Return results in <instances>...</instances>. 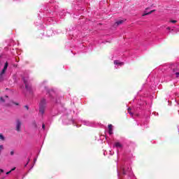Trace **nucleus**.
Returning a JSON list of instances; mask_svg holds the SVG:
<instances>
[{
	"instance_id": "nucleus-1",
	"label": "nucleus",
	"mask_w": 179,
	"mask_h": 179,
	"mask_svg": "<svg viewBox=\"0 0 179 179\" xmlns=\"http://www.w3.org/2000/svg\"><path fill=\"white\" fill-rule=\"evenodd\" d=\"M45 108H47V101L43 98L39 103V115H44Z\"/></svg>"
},
{
	"instance_id": "nucleus-2",
	"label": "nucleus",
	"mask_w": 179,
	"mask_h": 179,
	"mask_svg": "<svg viewBox=\"0 0 179 179\" xmlns=\"http://www.w3.org/2000/svg\"><path fill=\"white\" fill-rule=\"evenodd\" d=\"M22 79L24 80L27 92H29V93H33V89H31V85H30V83H29V77H22Z\"/></svg>"
},
{
	"instance_id": "nucleus-3",
	"label": "nucleus",
	"mask_w": 179,
	"mask_h": 179,
	"mask_svg": "<svg viewBox=\"0 0 179 179\" xmlns=\"http://www.w3.org/2000/svg\"><path fill=\"white\" fill-rule=\"evenodd\" d=\"M120 170L122 171V173L124 174V176L129 174V176H133L132 174V171H131V168L127 167L125 168L124 166H121Z\"/></svg>"
},
{
	"instance_id": "nucleus-4",
	"label": "nucleus",
	"mask_w": 179,
	"mask_h": 179,
	"mask_svg": "<svg viewBox=\"0 0 179 179\" xmlns=\"http://www.w3.org/2000/svg\"><path fill=\"white\" fill-rule=\"evenodd\" d=\"M8 65H9V64L8 63V62H6L5 63L3 70L1 71V72L0 73V82H2V80H3V75H5V73L6 72V69H8Z\"/></svg>"
},
{
	"instance_id": "nucleus-5",
	"label": "nucleus",
	"mask_w": 179,
	"mask_h": 179,
	"mask_svg": "<svg viewBox=\"0 0 179 179\" xmlns=\"http://www.w3.org/2000/svg\"><path fill=\"white\" fill-rule=\"evenodd\" d=\"M113 148H116V149H117V153H118L120 150H121V149H122V144L120 142H116L115 143Z\"/></svg>"
},
{
	"instance_id": "nucleus-6",
	"label": "nucleus",
	"mask_w": 179,
	"mask_h": 179,
	"mask_svg": "<svg viewBox=\"0 0 179 179\" xmlns=\"http://www.w3.org/2000/svg\"><path fill=\"white\" fill-rule=\"evenodd\" d=\"M45 90L47 92L48 96H50V97H52V96H55V92L52 90H48V87H45Z\"/></svg>"
},
{
	"instance_id": "nucleus-7",
	"label": "nucleus",
	"mask_w": 179,
	"mask_h": 179,
	"mask_svg": "<svg viewBox=\"0 0 179 179\" xmlns=\"http://www.w3.org/2000/svg\"><path fill=\"white\" fill-rule=\"evenodd\" d=\"M114 64L115 65V68H116V69H118V66H122V65H124V62H121L118 60H115Z\"/></svg>"
},
{
	"instance_id": "nucleus-8",
	"label": "nucleus",
	"mask_w": 179,
	"mask_h": 179,
	"mask_svg": "<svg viewBox=\"0 0 179 179\" xmlns=\"http://www.w3.org/2000/svg\"><path fill=\"white\" fill-rule=\"evenodd\" d=\"M81 122L87 127H93V122H89L87 120H81Z\"/></svg>"
},
{
	"instance_id": "nucleus-9",
	"label": "nucleus",
	"mask_w": 179,
	"mask_h": 179,
	"mask_svg": "<svg viewBox=\"0 0 179 179\" xmlns=\"http://www.w3.org/2000/svg\"><path fill=\"white\" fill-rule=\"evenodd\" d=\"M20 127H22V122H20L19 120H16V131H20Z\"/></svg>"
},
{
	"instance_id": "nucleus-10",
	"label": "nucleus",
	"mask_w": 179,
	"mask_h": 179,
	"mask_svg": "<svg viewBox=\"0 0 179 179\" xmlns=\"http://www.w3.org/2000/svg\"><path fill=\"white\" fill-rule=\"evenodd\" d=\"M63 122L66 125H69V124H73V125H75V124H76V122L73 120H69L68 122L66 120H64Z\"/></svg>"
},
{
	"instance_id": "nucleus-11",
	"label": "nucleus",
	"mask_w": 179,
	"mask_h": 179,
	"mask_svg": "<svg viewBox=\"0 0 179 179\" xmlns=\"http://www.w3.org/2000/svg\"><path fill=\"white\" fill-rule=\"evenodd\" d=\"M108 129L109 135H113V124H108Z\"/></svg>"
},
{
	"instance_id": "nucleus-12",
	"label": "nucleus",
	"mask_w": 179,
	"mask_h": 179,
	"mask_svg": "<svg viewBox=\"0 0 179 179\" xmlns=\"http://www.w3.org/2000/svg\"><path fill=\"white\" fill-rule=\"evenodd\" d=\"M124 22V20H120L115 23V26H120V24H122Z\"/></svg>"
},
{
	"instance_id": "nucleus-13",
	"label": "nucleus",
	"mask_w": 179,
	"mask_h": 179,
	"mask_svg": "<svg viewBox=\"0 0 179 179\" xmlns=\"http://www.w3.org/2000/svg\"><path fill=\"white\" fill-rule=\"evenodd\" d=\"M152 12H153V10H151L148 13H147L146 11L145 12V13L143 15V16H146V15H150V13H152Z\"/></svg>"
},
{
	"instance_id": "nucleus-14",
	"label": "nucleus",
	"mask_w": 179,
	"mask_h": 179,
	"mask_svg": "<svg viewBox=\"0 0 179 179\" xmlns=\"http://www.w3.org/2000/svg\"><path fill=\"white\" fill-rule=\"evenodd\" d=\"M128 113H129V114H130V115H134V113H132V112H131V108H128Z\"/></svg>"
},
{
	"instance_id": "nucleus-15",
	"label": "nucleus",
	"mask_w": 179,
	"mask_h": 179,
	"mask_svg": "<svg viewBox=\"0 0 179 179\" xmlns=\"http://www.w3.org/2000/svg\"><path fill=\"white\" fill-rule=\"evenodd\" d=\"M0 139H1V141H5V137L3 136V135L0 134Z\"/></svg>"
},
{
	"instance_id": "nucleus-16",
	"label": "nucleus",
	"mask_w": 179,
	"mask_h": 179,
	"mask_svg": "<svg viewBox=\"0 0 179 179\" xmlns=\"http://www.w3.org/2000/svg\"><path fill=\"white\" fill-rule=\"evenodd\" d=\"M15 169H16V168L12 169L10 171H8V172L6 173V175L8 176V174L10 173L11 171H13L15 170Z\"/></svg>"
},
{
	"instance_id": "nucleus-17",
	"label": "nucleus",
	"mask_w": 179,
	"mask_h": 179,
	"mask_svg": "<svg viewBox=\"0 0 179 179\" xmlns=\"http://www.w3.org/2000/svg\"><path fill=\"white\" fill-rule=\"evenodd\" d=\"M169 23L176 24V23H177V20H171V21H169Z\"/></svg>"
},
{
	"instance_id": "nucleus-18",
	"label": "nucleus",
	"mask_w": 179,
	"mask_h": 179,
	"mask_svg": "<svg viewBox=\"0 0 179 179\" xmlns=\"http://www.w3.org/2000/svg\"><path fill=\"white\" fill-rule=\"evenodd\" d=\"M2 150H3V145H0V151L1 152Z\"/></svg>"
},
{
	"instance_id": "nucleus-19",
	"label": "nucleus",
	"mask_w": 179,
	"mask_h": 179,
	"mask_svg": "<svg viewBox=\"0 0 179 179\" xmlns=\"http://www.w3.org/2000/svg\"><path fill=\"white\" fill-rule=\"evenodd\" d=\"M175 74H176V78H178V76H179V72H176V73H175Z\"/></svg>"
},
{
	"instance_id": "nucleus-20",
	"label": "nucleus",
	"mask_w": 179,
	"mask_h": 179,
	"mask_svg": "<svg viewBox=\"0 0 179 179\" xmlns=\"http://www.w3.org/2000/svg\"><path fill=\"white\" fill-rule=\"evenodd\" d=\"M42 129H45V124H42Z\"/></svg>"
},
{
	"instance_id": "nucleus-21",
	"label": "nucleus",
	"mask_w": 179,
	"mask_h": 179,
	"mask_svg": "<svg viewBox=\"0 0 179 179\" xmlns=\"http://www.w3.org/2000/svg\"><path fill=\"white\" fill-rule=\"evenodd\" d=\"M166 29H167V30H171V27H168L166 28Z\"/></svg>"
},
{
	"instance_id": "nucleus-22",
	"label": "nucleus",
	"mask_w": 179,
	"mask_h": 179,
	"mask_svg": "<svg viewBox=\"0 0 179 179\" xmlns=\"http://www.w3.org/2000/svg\"><path fill=\"white\" fill-rule=\"evenodd\" d=\"M1 101H5V100H3V98L1 97L0 99Z\"/></svg>"
},
{
	"instance_id": "nucleus-23",
	"label": "nucleus",
	"mask_w": 179,
	"mask_h": 179,
	"mask_svg": "<svg viewBox=\"0 0 179 179\" xmlns=\"http://www.w3.org/2000/svg\"><path fill=\"white\" fill-rule=\"evenodd\" d=\"M10 155H11V156H13V155H14L13 151H11V152H10Z\"/></svg>"
},
{
	"instance_id": "nucleus-24",
	"label": "nucleus",
	"mask_w": 179,
	"mask_h": 179,
	"mask_svg": "<svg viewBox=\"0 0 179 179\" xmlns=\"http://www.w3.org/2000/svg\"><path fill=\"white\" fill-rule=\"evenodd\" d=\"M25 108H27V110H29V106H25Z\"/></svg>"
},
{
	"instance_id": "nucleus-25",
	"label": "nucleus",
	"mask_w": 179,
	"mask_h": 179,
	"mask_svg": "<svg viewBox=\"0 0 179 179\" xmlns=\"http://www.w3.org/2000/svg\"><path fill=\"white\" fill-rule=\"evenodd\" d=\"M34 163H36V162H37V159L35 158V159H34Z\"/></svg>"
},
{
	"instance_id": "nucleus-26",
	"label": "nucleus",
	"mask_w": 179,
	"mask_h": 179,
	"mask_svg": "<svg viewBox=\"0 0 179 179\" xmlns=\"http://www.w3.org/2000/svg\"><path fill=\"white\" fill-rule=\"evenodd\" d=\"M0 173H3V169H0Z\"/></svg>"
},
{
	"instance_id": "nucleus-27",
	"label": "nucleus",
	"mask_w": 179,
	"mask_h": 179,
	"mask_svg": "<svg viewBox=\"0 0 179 179\" xmlns=\"http://www.w3.org/2000/svg\"><path fill=\"white\" fill-rule=\"evenodd\" d=\"M117 176L120 177V171H117Z\"/></svg>"
},
{
	"instance_id": "nucleus-28",
	"label": "nucleus",
	"mask_w": 179,
	"mask_h": 179,
	"mask_svg": "<svg viewBox=\"0 0 179 179\" xmlns=\"http://www.w3.org/2000/svg\"><path fill=\"white\" fill-rule=\"evenodd\" d=\"M35 127L37 128V124L34 123Z\"/></svg>"
},
{
	"instance_id": "nucleus-29",
	"label": "nucleus",
	"mask_w": 179,
	"mask_h": 179,
	"mask_svg": "<svg viewBox=\"0 0 179 179\" xmlns=\"http://www.w3.org/2000/svg\"><path fill=\"white\" fill-rule=\"evenodd\" d=\"M76 127H77V128H79V127H80V126H79V124H77Z\"/></svg>"
},
{
	"instance_id": "nucleus-30",
	"label": "nucleus",
	"mask_w": 179,
	"mask_h": 179,
	"mask_svg": "<svg viewBox=\"0 0 179 179\" xmlns=\"http://www.w3.org/2000/svg\"><path fill=\"white\" fill-rule=\"evenodd\" d=\"M30 162V160H28L27 164H29V162Z\"/></svg>"
},
{
	"instance_id": "nucleus-31",
	"label": "nucleus",
	"mask_w": 179,
	"mask_h": 179,
	"mask_svg": "<svg viewBox=\"0 0 179 179\" xmlns=\"http://www.w3.org/2000/svg\"><path fill=\"white\" fill-rule=\"evenodd\" d=\"M59 16L62 17V14H59Z\"/></svg>"
},
{
	"instance_id": "nucleus-32",
	"label": "nucleus",
	"mask_w": 179,
	"mask_h": 179,
	"mask_svg": "<svg viewBox=\"0 0 179 179\" xmlns=\"http://www.w3.org/2000/svg\"><path fill=\"white\" fill-rule=\"evenodd\" d=\"M27 166V164H25L24 167H26Z\"/></svg>"
},
{
	"instance_id": "nucleus-33",
	"label": "nucleus",
	"mask_w": 179,
	"mask_h": 179,
	"mask_svg": "<svg viewBox=\"0 0 179 179\" xmlns=\"http://www.w3.org/2000/svg\"><path fill=\"white\" fill-rule=\"evenodd\" d=\"M173 72H176V70H173Z\"/></svg>"
},
{
	"instance_id": "nucleus-34",
	"label": "nucleus",
	"mask_w": 179,
	"mask_h": 179,
	"mask_svg": "<svg viewBox=\"0 0 179 179\" xmlns=\"http://www.w3.org/2000/svg\"><path fill=\"white\" fill-rule=\"evenodd\" d=\"M16 104V106H17V103H15Z\"/></svg>"
},
{
	"instance_id": "nucleus-35",
	"label": "nucleus",
	"mask_w": 179,
	"mask_h": 179,
	"mask_svg": "<svg viewBox=\"0 0 179 179\" xmlns=\"http://www.w3.org/2000/svg\"><path fill=\"white\" fill-rule=\"evenodd\" d=\"M6 97H8V96H6Z\"/></svg>"
}]
</instances>
